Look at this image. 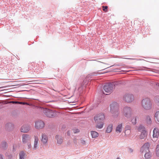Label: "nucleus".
Instances as JSON below:
<instances>
[{
    "label": "nucleus",
    "instance_id": "1",
    "mask_svg": "<svg viewBox=\"0 0 159 159\" xmlns=\"http://www.w3.org/2000/svg\"><path fill=\"white\" fill-rule=\"evenodd\" d=\"M141 105L146 110L151 109L152 107V102L148 98L143 99L141 102Z\"/></svg>",
    "mask_w": 159,
    "mask_h": 159
},
{
    "label": "nucleus",
    "instance_id": "2",
    "mask_svg": "<svg viewBox=\"0 0 159 159\" xmlns=\"http://www.w3.org/2000/svg\"><path fill=\"white\" fill-rule=\"evenodd\" d=\"M110 112L112 116L114 117L117 116L119 114L118 105L116 102L113 103L110 105Z\"/></svg>",
    "mask_w": 159,
    "mask_h": 159
},
{
    "label": "nucleus",
    "instance_id": "3",
    "mask_svg": "<svg viewBox=\"0 0 159 159\" xmlns=\"http://www.w3.org/2000/svg\"><path fill=\"white\" fill-rule=\"evenodd\" d=\"M131 109L129 107H124L123 109V115L127 118H130L132 115Z\"/></svg>",
    "mask_w": 159,
    "mask_h": 159
},
{
    "label": "nucleus",
    "instance_id": "4",
    "mask_svg": "<svg viewBox=\"0 0 159 159\" xmlns=\"http://www.w3.org/2000/svg\"><path fill=\"white\" fill-rule=\"evenodd\" d=\"M115 83L106 84L104 87V89L107 93H110L115 89Z\"/></svg>",
    "mask_w": 159,
    "mask_h": 159
},
{
    "label": "nucleus",
    "instance_id": "5",
    "mask_svg": "<svg viewBox=\"0 0 159 159\" xmlns=\"http://www.w3.org/2000/svg\"><path fill=\"white\" fill-rule=\"evenodd\" d=\"M105 117L103 114L100 113L94 117V120L95 122L98 121L103 122L105 120Z\"/></svg>",
    "mask_w": 159,
    "mask_h": 159
},
{
    "label": "nucleus",
    "instance_id": "6",
    "mask_svg": "<svg viewBox=\"0 0 159 159\" xmlns=\"http://www.w3.org/2000/svg\"><path fill=\"white\" fill-rule=\"evenodd\" d=\"M44 126V122L42 120H39L35 122V127L38 129H41Z\"/></svg>",
    "mask_w": 159,
    "mask_h": 159
},
{
    "label": "nucleus",
    "instance_id": "7",
    "mask_svg": "<svg viewBox=\"0 0 159 159\" xmlns=\"http://www.w3.org/2000/svg\"><path fill=\"white\" fill-rule=\"evenodd\" d=\"M124 100L127 102H131L134 99V97L132 94H127L124 96Z\"/></svg>",
    "mask_w": 159,
    "mask_h": 159
},
{
    "label": "nucleus",
    "instance_id": "8",
    "mask_svg": "<svg viewBox=\"0 0 159 159\" xmlns=\"http://www.w3.org/2000/svg\"><path fill=\"white\" fill-rule=\"evenodd\" d=\"M149 144L148 143H145L142 147L141 149V151L142 153H146L149 151Z\"/></svg>",
    "mask_w": 159,
    "mask_h": 159
},
{
    "label": "nucleus",
    "instance_id": "9",
    "mask_svg": "<svg viewBox=\"0 0 159 159\" xmlns=\"http://www.w3.org/2000/svg\"><path fill=\"white\" fill-rule=\"evenodd\" d=\"M45 113L47 116L49 117L54 116L56 115L55 111L48 109L45 110Z\"/></svg>",
    "mask_w": 159,
    "mask_h": 159
},
{
    "label": "nucleus",
    "instance_id": "10",
    "mask_svg": "<svg viewBox=\"0 0 159 159\" xmlns=\"http://www.w3.org/2000/svg\"><path fill=\"white\" fill-rule=\"evenodd\" d=\"M159 136V129L158 128H154L153 131L152 137L154 139L157 140Z\"/></svg>",
    "mask_w": 159,
    "mask_h": 159
},
{
    "label": "nucleus",
    "instance_id": "11",
    "mask_svg": "<svg viewBox=\"0 0 159 159\" xmlns=\"http://www.w3.org/2000/svg\"><path fill=\"white\" fill-rule=\"evenodd\" d=\"M30 129V126L29 125H24L21 129V131L22 132L26 133L29 131Z\"/></svg>",
    "mask_w": 159,
    "mask_h": 159
},
{
    "label": "nucleus",
    "instance_id": "12",
    "mask_svg": "<svg viewBox=\"0 0 159 159\" xmlns=\"http://www.w3.org/2000/svg\"><path fill=\"white\" fill-rule=\"evenodd\" d=\"M30 136L27 134H23L22 135V141L24 143L29 142L30 141Z\"/></svg>",
    "mask_w": 159,
    "mask_h": 159
},
{
    "label": "nucleus",
    "instance_id": "13",
    "mask_svg": "<svg viewBox=\"0 0 159 159\" xmlns=\"http://www.w3.org/2000/svg\"><path fill=\"white\" fill-rule=\"evenodd\" d=\"M123 128V124L122 123H121L119 124L118 125L116 126V133L120 134V133L122 129Z\"/></svg>",
    "mask_w": 159,
    "mask_h": 159
},
{
    "label": "nucleus",
    "instance_id": "14",
    "mask_svg": "<svg viewBox=\"0 0 159 159\" xmlns=\"http://www.w3.org/2000/svg\"><path fill=\"white\" fill-rule=\"evenodd\" d=\"M5 127L7 130H10L13 128L14 125L11 123H8L5 125Z\"/></svg>",
    "mask_w": 159,
    "mask_h": 159
},
{
    "label": "nucleus",
    "instance_id": "15",
    "mask_svg": "<svg viewBox=\"0 0 159 159\" xmlns=\"http://www.w3.org/2000/svg\"><path fill=\"white\" fill-rule=\"evenodd\" d=\"M48 141V138L47 135L44 134H42L41 141L44 144L46 143Z\"/></svg>",
    "mask_w": 159,
    "mask_h": 159
},
{
    "label": "nucleus",
    "instance_id": "16",
    "mask_svg": "<svg viewBox=\"0 0 159 159\" xmlns=\"http://www.w3.org/2000/svg\"><path fill=\"white\" fill-rule=\"evenodd\" d=\"M147 135V132L146 130H143L141 132L139 136V138L141 139H144L146 138Z\"/></svg>",
    "mask_w": 159,
    "mask_h": 159
},
{
    "label": "nucleus",
    "instance_id": "17",
    "mask_svg": "<svg viewBox=\"0 0 159 159\" xmlns=\"http://www.w3.org/2000/svg\"><path fill=\"white\" fill-rule=\"evenodd\" d=\"M57 143L58 144H61L63 141V139L60 136L57 135L56 137Z\"/></svg>",
    "mask_w": 159,
    "mask_h": 159
},
{
    "label": "nucleus",
    "instance_id": "18",
    "mask_svg": "<svg viewBox=\"0 0 159 159\" xmlns=\"http://www.w3.org/2000/svg\"><path fill=\"white\" fill-rule=\"evenodd\" d=\"M129 119L130 121L131 122L133 125H135L136 123V118L135 116H132L130 118H128Z\"/></svg>",
    "mask_w": 159,
    "mask_h": 159
},
{
    "label": "nucleus",
    "instance_id": "19",
    "mask_svg": "<svg viewBox=\"0 0 159 159\" xmlns=\"http://www.w3.org/2000/svg\"><path fill=\"white\" fill-rule=\"evenodd\" d=\"M113 129V125L110 124L107 127L106 132L108 133H111Z\"/></svg>",
    "mask_w": 159,
    "mask_h": 159
},
{
    "label": "nucleus",
    "instance_id": "20",
    "mask_svg": "<svg viewBox=\"0 0 159 159\" xmlns=\"http://www.w3.org/2000/svg\"><path fill=\"white\" fill-rule=\"evenodd\" d=\"M97 123V125L96 126V127L100 129L102 128L104 125V123L103 122H101V121H98V122H96Z\"/></svg>",
    "mask_w": 159,
    "mask_h": 159
},
{
    "label": "nucleus",
    "instance_id": "21",
    "mask_svg": "<svg viewBox=\"0 0 159 159\" xmlns=\"http://www.w3.org/2000/svg\"><path fill=\"white\" fill-rule=\"evenodd\" d=\"M34 148L35 149H36L38 146V142L39 141V139H38V137H37L36 136H34Z\"/></svg>",
    "mask_w": 159,
    "mask_h": 159
},
{
    "label": "nucleus",
    "instance_id": "22",
    "mask_svg": "<svg viewBox=\"0 0 159 159\" xmlns=\"http://www.w3.org/2000/svg\"><path fill=\"white\" fill-rule=\"evenodd\" d=\"M91 134L93 138H96L99 135L97 132L94 131H91Z\"/></svg>",
    "mask_w": 159,
    "mask_h": 159
},
{
    "label": "nucleus",
    "instance_id": "23",
    "mask_svg": "<svg viewBox=\"0 0 159 159\" xmlns=\"http://www.w3.org/2000/svg\"><path fill=\"white\" fill-rule=\"evenodd\" d=\"M151 155L150 154V151L146 153L144 155L145 158L151 159Z\"/></svg>",
    "mask_w": 159,
    "mask_h": 159
},
{
    "label": "nucleus",
    "instance_id": "24",
    "mask_svg": "<svg viewBox=\"0 0 159 159\" xmlns=\"http://www.w3.org/2000/svg\"><path fill=\"white\" fill-rule=\"evenodd\" d=\"M145 127L142 125H140L138 128L137 130L139 131H141L142 132L143 130H145Z\"/></svg>",
    "mask_w": 159,
    "mask_h": 159
},
{
    "label": "nucleus",
    "instance_id": "25",
    "mask_svg": "<svg viewBox=\"0 0 159 159\" xmlns=\"http://www.w3.org/2000/svg\"><path fill=\"white\" fill-rule=\"evenodd\" d=\"M146 121L148 124H151L152 121V119L149 116H147L146 117Z\"/></svg>",
    "mask_w": 159,
    "mask_h": 159
},
{
    "label": "nucleus",
    "instance_id": "26",
    "mask_svg": "<svg viewBox=\"0 0 159 159\" xmlns=\"http://www.w3.org/2000/svg\"><path fill=\"white\" fill-rule=\"evenodd\" d=\"M24 153L23 151H21L19 153L20 159H24Z\"/></svg>",
    "mask_w": 159,
    "mask_h": 159
},
{
    "label": "nucleus",
    "instance_id": "27",
    "mask_svg": "<svg viewBox=\"0 0 159 159\" xmlns=\"http://www.w3.org/2000/svg\"><path fill=\"white\" fill-rule=\"evenodd\" d=\"M155 117L157 120L159 122V111L156 112L155 114Z\"/></svg>",
    "mask_w": 159,
    "mask_h": 159
},
{
    "label": "nucleus",
    "instance_id": "28",
    "mask_svg": "<svg viewBox=\"0 0 159 159\" xmlns=\"http://www.w3.org/2000/svg\"><path fill=\"white\" fill-rule=\"evenodd\" d=\"M156 156L159 157V145L157 146L156 150Z\"/></svg>",
    "mask_w": 159,
    "mask_h": 159
},
{
    "label": "nucleus",
    "instance_id": "29",
    "mask_svg": "<svg viewBox=\"0 0 159 159\" xmlns=\"http://www.w3.org/2000/svg\"><path fill=\"white\" fill-rule=\"evenodd\" d=\"M102 8H103V10L105 12H107V11L108 6H102Z\"/></svg>",
    "mask_w": 159,
    "mask_h": 159
},
{
    "label": "nucleus",
    "instance_id": "30",
    "mask_svg": "<svg viewBox=\"0 0 159 159\" xmlns=\"http://www.w3.org/2000/svg\"><path fill=\"white\" fill-rule=\"evenodd\" d=\"M10 103H17L20 104H24L25 103L22 102H14V101H11L10 102Z\"/></svg>",
    "mask_w": 159,
    "mask_h": 159
},
{
    "label": "nucleus",
    "instance_id": "31",
    "mask_svg": "<svg viewBox=\"0 0 159 159\" xmlns=\"http://www.w3.org/2000/svg\"><path fill=\"white\" fill-rule=\"evenodd\" d=\"M73 131L74 133H76L79 132V130L78 129H74Z\"/></svg>",
    "mask_w": 159,
    "mask_h": 159
},
{
    "label": "nucleus",
    "instance_id": "32",
    "mask_svg": "<svg viewBox=\"0 0 159 159\" xmlns=\"http://www.w3.org/2000/svg\"><path fill=\"white\" fill-rule=\"evenodd\" d=\"M25 84H14L12 85V86H15V85H20V86H23V85H25Z\"/></svg>",
    "mask_w": 159,
    "mask_h": 159
},
{
    "label": "nucleus",
    "instance_id": "33",
    "mask_svg": "<svg viewBox=\"0 0 159 159\" xmlns=\"http://www.w3.org/2000/svg\"><path fill=\"white\" fill-rule=\"evenodd\" d=\"M81 143L83 144H85V141L84 140H82L81 141Z\"/></svg>",
    "mask_w": 159,
    "mask_h": 159
},
{
    "label": "nucleus",
    "instance_id": "34",
    "mask_svg": "<svg viewBox=\"0 0 159 159\" xmlns=\"http://www.w3.org/2000/svg\"><path fill=\"white\" fill-rule=\"evenodd\" d=\"M2 145H7V143L5 142H3L2 143Z\"/></svg>",
    "mask_w": 159,
    "mask_h": 159
},
{
    "label": "nucleus",
    "instance_id": "35",
    "mask_svg": "<svg viewBox=\"0 0 159 159\" xmlns=\"http://www.w3.org/2000/svg\"><path fill=\"white\" fill-rule=\"evenodd\" d=\"M31 144L30 143L28 144V148H31Z\"/></svg>",
    "mask_w": 159,
    "mask_h": 159
},
{
    "label": "nucleus",
    "instance_id": "36",
    "mask_svg": "<svg viewBox=\"0 0 159 159\" xmlns=\"http://www.w3.org/2000/svg\"><path fill=\"white\" fill-rule=\"evenodd\" d=\"M126 56H125V57H121V58H124V59H131V58H129L126 57Z\"/></svg>",
    "mask_w": 159,
    "mask_h": 159
},
{
    "label": "nucleus",
    "instance_id": "37",
    "mask_svg": "<svg viewBox=\"0 0 159 159\" xmlns=\"http://www.w3.org/2000/svg\"><path fill=\"white\" fill-rule=\"evenodd\" d=\"M126 56H125V57H121V58H124V59H131V58H129L126 57Z\"/></svg>",
    "mask_w": 159,
    "mask_h": 159
},
{
    "label": "nucleus",
    "instance_id": "38",
    "mask_svg": "<svg viewBox=\"0 0 159 159\" xmlns=\"http://www.w3.org/2000/svg\"><path fill=\"white\" fill-rule=\"evenodd\" d=\"M126 56H125V57H121V58H124V59H131V58H129L126 57Z\"/></svg>",
    "mask_w": 159,
    "mask_h": 159
},
{
    "label": "nucleus",
    "instance_id": "39",
    "mask_svg": "<svg viewBox=\"0 0 159 159\" xmlns=\"http://www.w3.org/2000/svg\"><path fill=\"white\" fill-rule=\"evenodd\" d=\"M0 159H3L2 156L0 154Z\"/></svg>",
    "mask_w": 159,
    "mask_h": 159
},
{
    "label": "nucleus",
    "instance_id": "40",
    "mask_svg": "<svg viewBox=\"0 0 159 159\" xmlns=\"http://www.w3.org/2000/svg\"><path fill=\"white\" fill-rule=\"evenodd\" d=\"M116 159H120L119 157H117Z\"/></svg>",
    "mask_w": 159,
    "mask_h": 159
},
{
    "label": "nucleus",
    "instance_id": "41",
    "mask_svg": "<svg viewBox=\"0 0 159 159\" xmlns=\"http://www.w3.org/2000/svg\"><path fill=\"white\" fill-rule=\"evenodd\" d=\"M30 81L31 82H34V81Z\"/></svg>",
    "mask_w": 159,
    "mask_h": 159
},
{
    "label": "nucleus",
    "instance_id": "42",
    "mask_svg": "<svg viewBox=\"0 0 159 159\" xmlns=\"http://www.w3.org/2000/svg\"><path fill=\"white\" fill-rule=\"evenodd\" d=\"M145 159H146V158H145Z\"/></svg>",
    "mask_w": 159,
    "mask_h": 159
},
{
    "label": "nucleus",
    "instance_id": "43",
    "mask_svg": "<svg viewBox=\"0 0 159 159\" xmlns=\"http://www.w3.org/2000/svg\"><path fill=\"white\" fill-rule=\"evenodd\" d=\"M106 94L107 95V94H107V93H106Z\"/></svg>",
    "mask_w": 159,
    "mask_h": 159
},
{
    "label": "nucleus",
    "instance_id": "44",
    "mask_svg": "<svg viewBox=\"0 0 159 159\" xmlns=\"http://www.w3.org/2000/svg\"><path fill=\"white\" fill-rule=\"evenodd\" d=\"M158 102L159 103V101H158Z\"/></svg>",
    "mask_w": 159,
    "mask_h": 159
}]
</instances>
